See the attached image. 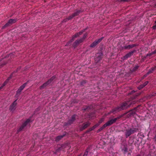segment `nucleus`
Instances as JSON below:
<instances>
[{
    "instance_id": "nucleus-1",
    "label": "nucleus",
    "mask_w": 156,
    "mask_h": 156,
    "mask_svg": "<svg viewBox=\"0 0 156 156\" xmlns=\"http://www.w3.org/2000/svg\"><path fill=\"white\" fill-rule=\"evenodd\" d=\"M135 102L134 101H127L122 103L120 105L114 108L110 111L108 114L109 115L111 113L115 114L122 110H124L130 107L131 105L134 104Z\"/></svg>"
},
{
    "instance_id": "nucleus-2",
    "label": "nucleus",
    "mask_w": 156,
    "mask_h": 156,
    "mask_svg": "<svg viewBox=\"0 0 156 156\" xmlns=\"http://www.w3.org/2000/svg\"><path fill=\"white\" fill-rule=\"evenodd\" d=\"M138 131V128L134 127L125 130V134L126 137V138L128 137L132 134L137 132Z\"/></svg>"
},
{
    "instance_id": "nucleus-3",
    "label": "nucleus",
    "mask_w": 156,
    "mask_h": 156,
    "mask_svg": "<svg viewBox=\"0 0 156 156\" xmlns=\"http://www.w3.org/2000/svg\"><path fill=\"white\" fill-rule=\"evenodd\" d=\"M87 34L86 33L83 36L82 38L76 40L73 44V46L76 48L79 44L82 42L83 40L85 39L87 36Z\"/></svg>"
},
{
    "instance_id": "nucleus-4",
    "label": "nucleus",
    "mask_w": 156,
    "mask_h": 156,
    "mask_svg": "<svg viewBox=\"0 0 156 156\" xmlns=\"http://www.w3.org/2000/svg\"><path fill=\"white\" fill-rule=\"evenodd\" d=\"M138 106L136 107L133 109L129 110V112H127V117L129 118L132 116H134L136 114V112L138 111L137 108Z\"/></svg>"
},
{
    "instance_id": "nucleus-5",
    "label": "nucleus",
    "mask_w": 156,
    "mask_h": 156,
    "mask_svg": "<svg viewBox=\"0 0 156 156\" xmlns=\"http://www.w3.org/2000/svg\"><path fill=\"white\" fill-rule=\"evenodd\" d=\"M17 21V19H9L7 22V23L2 27V29H4L7 27H8L10 26L12 24L16 23Z\"/></svg>"
},
{
    "instance_id": "nucleus-6",
    "label": "nucleus",
    "mask_w": 156,
    "mask_h": 156,
    "mask_svg": "<svg viewBox=\"0 0 156 156\" xmlns=\"http://www.w3.org/2000/svg\"><path fill=\"white\" fill-rule=\"evenodd\" d=\"M31 121V120L30 119H27L26 120L23 122L21 126L20 127L19 129L17 131V132L18 133L21 131H22L24 127L30 123Z\"/></svg>"
},
{
    "instance_id": "nucleus-7",
    "label": "nucleus",
    "mask_w": 156,
    "mask_h": 156,
    "mask_svg": "<svg viewBox=\"0 0 156 156\" xmlns=\"http://www.w3.org/2000/svg\"><path fill=\"white\" fill-rule=\"evenodd\" d=\"M136 51L135 50H134L132 51H131L129 52V53L127 54L126 55L124 56L123 58L122 59L123 60H126L128 59V58L130 57H131L133 54L136 52Z\"/></svg>"
},
{
    "instance_id": "nucleus-8",
    "label": "nucleus",
    "mask_w": 156,
    "mask_h": 156,
    "mask_svg": "<svg viewBox=\"0 0 156 156\" xmlns=\"http://www.w3.org/2000/svg\"><path fill=\"white\" fill-rule=\"evenodd\" d=\"M82 12V11L80 10L76 9L74 13L69 16V18L70 19H72L74 17L78 16Z\"/></svg>"
},
{
    "instance_id": "nucleus-9",
    "label": "nucleus",
    "mask_w": 156,
    "mask_h": 156,
    "mask_svg": "<svg viewBox=\"0 0 156 156\" xmlns=\"http://www.w3.org/2000/svg\"><path fill=\"white\" fill-rule=\"evenodd\" d=\"M103 38V37H102L98 40H96L94 41L92 43L90 47L91 48H94L96 45H97L98 43L100 42L102 40Z\"/></svg>"
},
{
    "instance_id": "nucleus-10",
    "label": "nucleus",
    "mask_w": 156,
    "mask_h": 156,
    "mask_svg": "<svg viewBox=\"0 0 156 156\" xmlns=\"http://www.w3.org/2000/svg\"><path fill=\"white\" fill-rule=\"evenodd\" d=\"M90 123L88 122L83 123L81 126H80V129L81 131H82L90 125Z\"/></svg>"
},
{
    "instance_id": "nucleus-11",
    "label": "nucleus",
    "mask_w": 156,
    "mask_h": 156,
    "mask_svg": "<svg viewBox=\"0 0 156 156\" xmlns=\"http://www.w3.org/2000/svg\"><path fill=\"white\" fill-rule=\"evenodd\" d=\"M103 56V54L102 53H97L96 55V57L95 58V61L98 62L100 61L102 58Z\"/></svg>"
},
{
    "instance_id": "nucleus-12",
    "label": "nucleus",
    "mask_w": 156,
    "mask_h": 156,
    "mask_svg": "<svg viewBox=\"0 0 156 156\" xmlns=\"http://www.w3.org/2000/svg\"><path fill=\"white\" fill-rule=\"evenodd\" d=\"M110 120L107 121L105 123L106 126H108L115 123L117 121L115 118L111 119L110 118Z\"/></svg>"
},
{
    "instance_id": "nucleus-13",
    "label": "nucleus",
    "mask_w": 156,
    "mask_h": 156,
    "mask_svg": "<svg viewBox=\"0 0 156 156\" xmlns=\"http://www.w3.org/2000/svg\"><path fill=\"white\" fill-rule=\"evenodd\" d=\"M17 101V99L15 100L10 105L9 109L12 112L14 111L16 108V106L17 105V103L16 101Z\"/></svg>"
},
{
    "instance_id": "nucleus-14",
    "label": "nucleus",
    "mask_w": 156,
    "mask_h": 156,
    "mask_svg": "<svg viewBox=\"0 0 156 156\" xmlns=\"http://www.w3.org/2000/svg\"><path fill=\"white\" fill-rule=\"evenodd\" d=\"M77 115H74L72 116L71 118L68 120L69 124H71L73 123L76 119Z\"/></svg>"
},
{
    "instance_id": "nucleus-15",
    "label": "nucleus",
    "mask_w": 156,
    "mask_h": 156,
    "mask_svg": "<svg viewBox=\"0 0 156 156\" xmlns=\"http://www.w3.org/2000/svg\"><path fill=\"white\" fill-rule=\"evenodd\" d=\"M79 36L78 33H76L74 35H73L72 36V38L67 43L66 45L68 46L69 45L71 44V43L74 40V39L75 38Z\"/></svg>"
},
{
    "instance_id": "nucleus-16",
    "label": "nucleus",
    "mask_w": 156,
    "mask_h": 156,
    "mask_svg": "<svg viewBox=\"0 0 156 156\" xmlns=\"http://www.w3.org/2000/svg\"><path fill=\"white\" fill-rule=\"evenodd\" d=\"M14 73H12L10 76L8 77V78L6 80V81L4 83L2 84V85L0 87V90L2 89V88L5 86L7 83L8 82L9 80L12 77V76L13 75Z\"/></svg>"
},
{
    "instance_id": "nucleus-17",
    "label": "nucleus",
    "mask_w": 156,
    "mask_h": 156,
    "mask_svg": "<svg viewBox=\"0 0 156 156\" xmlns=\"http://www.w3.org/2000/svg\"><path fill=\"white\" fill-rule=\"evenodd\" d=\"M137 45L136 44H132L131 45H129L124 46V48L126 49H130L134 47H136Z\"/></svg>"
},
{
    "instance_id": "nucleus-18",
    "label": "nucleus",
    "mask_w": 156,
    "mask_h": 156,
    "mask_svg": "<svg viewBox=\"0 0 156 156\" xmlns=\"http://www.w3.org/2000/svg\"><path fill=\"white\" fill-rule=\"evenodd\" d=\"M6 63L7 62L4 60V58H2V59H0V68H2Z\"/></svg>"
},
{
    "instance_id": "nucleus-19",
    "label": "nucleus",
    "mask_w": 156,
    "mask_h": 156,
    "mask_svg": "<svg viewBox=\"0 0 156 156\" xmlns=\"http://www.w3.org/2000/svg\"><path fill=\"white\" fill-rule=\"evenodd\" d=\"M66 135V133H65L63 135L58 136H57L55 138V141L57 142L59 141L60 140L62 139Z\"/></svg>"
},
{
    "instance_id": "nucleus-20",
    "label": "nucleus",
    "mask_w": 156,
    "mask_h": 156,
    "mask_svg": "<svg viewBox=\"0 0 156 156\" xmlns=\"http://www.w3.org/2000/svg\"><path fill=\"white\" fill-rule=\"evenodd\" d=\"M139 67V66L138 65H136L132 69H130V71L131 73H133V72L136 71L138 69Z\"/></svg>"
},
{
    "instance_id": "nucleus-21",
    "label": "nucleus",
    "mask_w": 156,
    "mask_h": 156,
    "mask_svg": "<svg viewBox=\"0 0 156 156\" xmlns=\"http://www.w3.org/2000/svg\"><path fill=\"white\" fill-rule=\"evenodd\" d=\"M156 70V66L151 68L150 69L147 73V74H149L151 73H152L154 71Z\"/></svg>"
},
{
    "instance_id": "nucleus-22",
    "label": "nucleus",
    "mask_w": 156,
    "mask_h": 156,
    "mask_svg": "<svg viewBox=\"0 0 156 156\" xmlns=\"http://www.w3.org/2000/svg\"><path fill=\"white\" fill-rule=\"evenodd\" d=\"M50 84V83L48 82V81L44 83L42 86H41L40 87V89H42L46 87L48 85Z\"/></svg>"
},
{
    "instance_id": "nucleus-23",
    "label": "nucleus",
    "mask_w": 156,
    "mask_h": 156,
    "mask_svg": "<svg viewBox=\"0 0 156 156\" xmlns=\"http://www.w3.org/2000/svg\"><path fill=\"white\" fill-rule=\"evenodd\" d=\"M127 112H125V113H124V114H122V115H119L118 116V117H117L116 118H115L116 119V120L117 121L118 120V119H121V118H122V117L126 115L127 114Z\"/></svg>"
},
{
    "instance_id": "nucleus-24",
    "label": "nucleus",
    "mask_w": 156,
    "mask_h": 156,
    "mask_svg": "<svg viewBox=\"0 0 156 156\" xmlns=\"http://www.w3.org/2000/svg\"><path fill=\"white\" fill-rule=\"evenodd\" d=\"M22 91L20 90L19 89H18L16 91V94L15 95V97L16 98H18L19 96L21 94V93Z\"/></svg>"
},
{
    "instance_id": "nucleus-25",
    "label": "nucleus",
    "mask_w": 156,
    "mask_h": 156,
    "mask_svg": "<svg viewBox=\"0 0 156 156\" xmlns=\"http://www.w3.org/2000/svg\"><path fill=\"white\" fill-rule=\"evenodd\" d=\"M56 78V77L55 76H53L48 81V82L50 84L51 82H52Z\"/></svg>"
},
{
    "instance_id": "nucleus-26",
    "label": "nucleus",
    "mask_w": 156,
    "mask_h": 156,
    "mask_svg": "<svg viewBox=\"0 0 156 156\" xmlns=\"http://www.w3.org/2000/svg\"><path fill=\"white\" fill-rule=\"evenodd\" d=\"M92 107L91 106H88L86 107L83 108V110L84 111H89L90 109L92 108Z\"/></svg>"
},
{
    "instance_id": "nucleus-27",
    "label": "nucleus",
    "mask_w": 156,
    "mask_h": 156,
    "mask_svg": "<svg viewBox=\"0 0 156 156\" xmlns=\"http://www.w3.org/2000/svg\"><path fill=\"white\" fill-rule=\"evenodd\" d=\"M107 126L105 124H104L101 127L100 129H99L97 131V133H98L102 130L103 129L106 127Z\"/></svg>"
},
{
    "instance_id": "nucleus-28",
    "label": "nucleus",
    "mask_w": 156,
    "mask_h": 156,
    "mask_svg": "<svg viewBox=\"0 0 156 156\" xmlns=\"http://www.w3.org/2000/svg\"><path fill=\"white\" fill-rule=\"evenodd\" d=\"M27 84V83H24L21 86L19 89L22 91L24 88L25 87L26 85Z\"/></svg>"
},
{
    "instance_id": "nucleus-29",
    "label": "nucleus",
    "mask_w": 156,
    "mask_h": 156,
    "mask_svg": "<svg viewBox=\"0 0 156 156\" xmlns=\"http://www.w3.org/2000/svg\"><path fill=\"white\" fill-rule=\"evenodd\" d=\"M89 151V148L88 147L84 152L83 156H88V153Z\"/></svg>"
},
{
    "instance_id": "nucleus-30",
    "label": "nucleus",
    "mask_w": 156,
    "mask_h": 156,
    "mask_svg": "<svg viewBox=\"0 0 156 156\" xmlns=\"http://www.w3.org/2000/svg\"><path fill=\"white\" fill-rule=\"evenodd\" d=\"M72 19H70L69 18V16L67 18L64 19L62 21L63 22H66L68 20H71Z\"/></svg>"
},
{
    "instance_id": "nucleus-31",
    "label": "nucleus",
    "mask_w": 156,
    "mask_h": 156,
    "mask_svg": "<svg viewBox=\"0 0 156 156\" xmlns=\"http://www.w3.org/2000/svg\"><path fill=\"white\" fill-rule=\"evenodd\" d=\"M87 82V81L85 80H83L81 83V84L82 85H84V84L86 83Z\"/></svg>"
},
{
    "instance_id": "nucleus-32",
    "label": "nucleus",
    "mask_w": 156,
    "mask_h": 156,
    "mask_svg": "<svg viewBox=\"0 0 156 156\" xmlns=\"http://www.w3.org/2000/svg\"><path fill=\"white\" fill-rule=\"evenodd\" d=\"M85 30V29L83 30L80 31L79 33H77L79 36L80 35H81L82 34L84 31Z\"/></svg>"
},
{
    "instance_id": "nucleus-33",
    "label": "nucleus",
    "mask_w": 156,
    "mask_h": 156,
    "mask_svg": "<svg viewBox=\"0 0 156 156\" xmlns=\"http://www.w3.org/2000/svg\"><path fill=\"white\" fill-rule=\"evenodd\" d=\"M144 87V85H143V84H142L140 85L138 87V88L139 90H140L141 89L143 88Z\"/></svg>"
},
{
    "instance_id": "nucleus-34",
    "label": "nucleus",
    "mask_w": 156,
    "mask_h": 156,
    "mask_svg": "<svg viewBox=\"0 0 156 156\" xmlns=\"http://www.w3.org/2000/svg\"><path fill=\"white\" fill-rule=\"evenodd\" d=\"M65 145H62L61 147H60L59 148V149L60 150H62V149H64L66 147L65 146Z\"/></svg>"
},
{
    "instance_id": "nucleus-35",
    "label": "nucleus",
    "mask_w": 156,
    "mask_h": 156,
    "mask_svg": "<svg viewBox=\"0 0 156 156\" xmlns=\"http://www.w3.org/2000/svg\"><path fill=\"white\" fill-rule=\"evenodd\" d=\"M78 102V101L76 99H74L73 101V103H77Z\"/></svg>"
},
{
    "instance_id": "nucleus-36",
    "label": "nucleus",
    "mask_w": 156,
    "mask_h": 156,
    "mask_svg": "<svg viewBox=\"0 0 156 156\" xmlns=\"http://www.w3.org/2000/svg\"><path fill=\"white\" fill-rule=\"evenodd\" d=\"M99 124H95V125H94L93 127H92V128H93V129H95V128H96L98 126H99Z\"/></svg>"
},
{
    "instance_id": "nucleus-37",
    "label": "nucleus",
    "mask_w": 156,
    "mask_h": 156,
    "mask_svg": "<svg viewBox=\"0 0 156 156\" xmlns=\"http://www.w3.org/2000/svg\"><path fill=\"white\" fill-rule=\"evenodd\" d=\"M148 83V81H146L144 84H143V85H144V87Z\"/></svg>"
},
{
    "instance_id": "nucleus-38",
    "label": "nucleus",
    "mask_w": 156,
    "mask_h": 156,
    "mask_svg": "<svg viewBox=\"0 0 156 156\" xmlns=\"http://www.w3.org/2000/svg\"><path fill=\"white\" fill-rule=\"evenodd\" d=\"M155 24L152 27L153 29L154 30L156 29V20L155 21Z\"/></svg>"
},
{
    "instance_id": "nucleus-39",
    "label": "nucleus",
    "mask_w": 156,
    "mask_h": 156,
    "mask_svg": "<svg viewBox=\"0 0 156 156\" xmlns=\"http://www.w3.org/2000/svg\"><path fill=\"white\" fill-rule=\"evenodd\" d=\"M70 124H69V121H68L67 122H65L64 124V126H66L69 125H70Z\"/></svg>"
},
{
    "instance_id": "nucleus-40",
    "label": "nucleus",
    "mask_w": 156,
    "mask_h": 156,
    "mask_svg": "<svg viewBox=\"0 0 156 156\" xmlns=\"http://www.w3.org/2000/svg\"><path fill=\"white\" fill-rule=\"evenodd\" d=\"M40 110V108H38L37 109H36L35 111L34 112V114H36V112L37 111H39Z\"/></svg>"
},
{
    "instance_id": "nucleus-41",
    "label": "nucleus",
    "mask_w": 156,
    "mask_h": 156,
    "mask_svg": "<svg viewBox=\"0 0 156 156\" xmlns=\"http://www.w3.org/2000/svg\"><path fill=\"white\" fill-rule=\"evenodd\" d=\"M153 55V53H152V52H151V53H150L148 54L147 55V56H151Z\"/></svg>"
},
{
    "instance_id": "nucleus-42",
    "label": "nucleus",
    "mask_w": 156,
    "mask_h": 156,
    "mask_svg": "<svg viewBox=\"0 0 156 156\" xmlns=\"http://www.w3.org/2000/svg\"><path fill=\"white\" fill-rule=\"evenodd\" d=\"M153 139L154 140V142H156V133L155 134V135Z\"/></svg>"
},
{
    "instance_id": "nucleus-43",
    "label": "nucleus",
    "mask_w": 156,
    "mask_h": 156,
    "mask_svg": "<svg viewBox=\"0 0 156 156\" xmlns=\"http://www.w3.org/2000/svg\"><path fill=\"white\" fill-rule=\"evenodd\" d=\"M94 130L93 129V128L92 127H91V128H89L88 129V132H90L92 130Z\"/></svg>"
},
{
    "instance_id": "nucleus-44",
    "label": "nucleus",
    "mask_w": 156,
    "mask_h": 156,
    "mask_svg": "<svg viewBox=\"0 0 156 156\" xmlns=\"http://www.w3.org/2000/svg\"><path fill=\"white\" fill-rule=\"evenodd\" d=\"M156 95V93H153L151 94V96H155Z\"/></svg>"
},
{
    "instance_id": "nucleus-45",
    "label": "nucleus",
    "mask_w": 156,
    "mask_h": 156,
    "mask_svg": "<svg viewBox=\"0 0 156 156\" xmlns=\"http://www.w3.org/2000/svg\"><path fill=\"white\" fill-rule=\"evenodd\" d=\"M121 2H128L129 0H120Z\"/></svg>"
},
{
    "instance_id": "nucleus-46",
    "label": "nucleus",
    "mask_w": 156,
    "mask_h": 156,
    "mask_svg": "<svg viewBox=\"0 0 156 156\" xmlns=\"http://www.w3.org/2000/svg\"><path fill=\"white\" fill-rule=\"evenodd\" d=\"M152 52L153 54L156 53V49Z\"/></svg>"
},
{
    "instance_id": "nucleus-47",
    "label": "nucleus",
    "mask_w": 156,
    "mask_h": 156,
    "mask_svg": "<svg viewBox=\"0 0 156 156\" xmlns=\"http://www.w3.org/2000/svg\"><path fill=\"white\" fill-rule=\"evenodd\" d=\"M148 75V74H147H147H146L144 75V76H143L145 78V77H146L147 76V75Z\"/></svg>"
},
{
    "instance_id": "nucleus-48",
    "label": "nucleus",
    "mask_w": 156,
    "mask_h": 156,
    "mask_svg": "<svg viewBox=\"0 0 156 156\" xmlns=\"http://www.w3.org/2000/svg\"><path fill=\"white\" fill-rule=\"evenodd\" d=\"M81 154L80 155H78L77 156H81Z\"/></svg>"
},
{
    "instance_id": "nucleus-49",
    "label": "nucleus",
    "mask_w": 156,
    "mask_h": 156,
    "mask_svg": "<svg viewBox=\"0 0 156 156\" xmlns=\"http://www.w3.org/2000/svg\"><path fill=\"white\" fill-rule=\"evenodd\" d=\"M144 76H143V77H142V79H144Z\"/></svg>"
},
{
    "instance_id": "nucleus-50",
    "label": "nucleus",
    "mask_w": 156,
    "mask_h": 156,
    "mask_svg": "<svg viewBox=\"0 0 156 156\" xmlns=\"http://www.w3.org/2000/svg\"><path fill=\"white\" fill-rule=\"evenodd\" d=\"M136 156H140L139 155H137Z\"/></svg>"
}]
</instances>
